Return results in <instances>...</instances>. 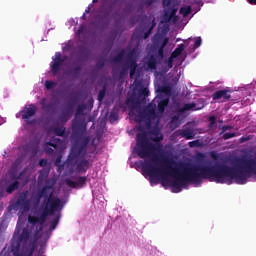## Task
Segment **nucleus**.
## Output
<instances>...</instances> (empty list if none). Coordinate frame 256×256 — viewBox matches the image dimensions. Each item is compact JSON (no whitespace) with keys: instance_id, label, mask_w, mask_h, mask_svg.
Segmentation results:
<instances>
[{"instance_id":"obj_1","label":"nucleus","mask_w":256,"mask_h":256,"mask_svg":"<svg viewBox=\"0 0 256 256\" xmlns=\"http://www.w3.org/2000/svg\"><path fill=\"white\" fill-rule=\"evenodd\" d=\"M138 131H141V133L136 135V153L138 157H140V159L152 157L153 161H161L162 163H165V168H159L153 165L149 160H145L141 163L142 171L150 177V183H153V177H161L162 185L165 187L169 185L167 176L170 175L174 177V180L171 183L172 187L181 191V187H185L189 185V183L199 184L203 179H207L206 177H201L200 181L191 180L189 170L192 169V167H198L197 173L200 175L201 168L211 166H198L185 164L183 162L177 163L175 160L165 156V149H163V144H161L163 134L159 128H154L150 131V134L152 135L151 141L154 143L147 138L143 125L140 124L138 126Z\"/></svg>"},{"instance_id":"obj_2","label":"nucleus","mask_w":256,"mask_h":256,"mask_svg":"<svg viewBox=\"0 0 256 256\" xmlns=\"http://www.w3.org/2000/svg\"><path fill=\"white\" fill-rule=\"evenodd\" d=\"M80 144H76L72 147L70 154L68 156L69 163L77 165V171L79 173H85L89 169V160L85 159L87 155V145H89V137H83Z\"/></svg>"},{"instance_id":"obj_3","label":"nucleus","mask_w":256,"mask_h":256,"mask_svg":"<svg viewBox=\"0 0 256 256\" xmlns=\"http://www.w3.org/2000/svg\"><path fill=\"white\" fill-rule=\"evenodd\" d=\"M21 228H16L13 238L11 240V247L14 256H33V252L35 248H29L24 250L21 254H19V250L21 249V243H27L29 241L30 233L29 229L23 228L22 233Z\"/></svg>"},{"instance_id":"obj_4","label":"nucleus","mask_w":256,"mask_h":256,"mask_svg":"<svg viewBox=\"0 0 256 256\" xmlns=\"http://www.w3.org/2000/svg\"><path fill=\"white\" fill-rule=\"evenodd\" d=\"M87 109V105L80 104L76 110L75 119L72 121V135L77 141H81L87 135V122L79 115H83V111Z\"/></svg>"},{"instance_id":"obj_5","label":"nucleus","mask_w":256,"mask_h":256,"mask_svg":"<svg viewBox=\"0 0 256 256\" xmlns=\"http://www.w3.org/2000/svg\"><path fill=\"white\" fill-rule=\"evenodd\" d=\"M42 199L41 209L48 211V213H51L52 215H55L56 211H61L63 209V200L56 197L53 192L48 194V196H43Z\"/></svg>"},{"instance_id":"obj_6","label":"nucleus","mask_w":256,"mask_h":256,"mask_svg":"<svg viewBox=\"0 0 256 256\" xmlns=\"http://www.w3.org/2000/svg\"><path fill=\"white\" fill-rule=\"evenodd\" d=\"M57 184V178L52 177L45 181V185L36 192L35 197H33L34 205H39L43 197H47L51 195H55V185Z\"/></svg>"},{"instance_id":"obj_7","label":"nucleus","mask_w":256,"mask_h":256,"mask_svg":"<svg viewBox=\"0 0 256 256\" xmlns=\"http://www.w3.org/2000/svg\"><path fill=\"white\" fill-rule=\"evenodd\" d=\"M38 215H39L38 217L37 216L28 217V221L29 223H31V225H45V223L47 222V217L53 214L45 209H42V211L41 210L39 211Z\"/></svg>"},{"instance_id":"obj_8","label":"nucleus","mask_w":256,"mask_h":256,"mask_svg":"<svg viewBox=\"0 0 256 256\" xmlns=\"http://www.w3.org/2000/svg\"><path fill=\"white\" fill-rule=\"evenodd\" d=\"M62 143H63V140H61V138L52 137L50 141L46 142L43 146L45 154L53 155L55 153V150H53V148L57 149V147H59V145H61Z\"/></svg>"},{"instance_id":"obj_9","label":"nucleus","mask_w":256,"mask_h":256,"mask_svg":"<svg viewBox=\"0 0 256 256\" xmlns=\"http://www.w3.org/2000/svg\"><path fill=\"white\" fill-rule=\"evenodd\" d=\"M36 113H37V106L33 104H31L28 108H25L24 110L20 111V115L22 119H24L28 125L33 124V122L29 121V119H31V117H35Z\"/></svg>"},{"instance_id":"obj_10","label":"nucleus","mask_w":256,"mask_h":256,"mask_svg":"<svg viewBox=\"0 0 256 256\" xmlns=\"http://www.w3.org/2000/svg\"><path fill=\"white\" fill-rule=\"evenodd\" d=\"M27 195H29V192L24 191L16 201V207H20L23 211H29L31 209V200L27 199Z\"/></svg>"},{"instance_id":"obj_11","label":"nucleus","mask_w":256,"mask_h":256,"mask_svg":"<svg viewBox=\"0 0 256 256\" xmlns=\"http://www.w3.org/2000/svg\"><path fill=\"white\" fill-rule=\"evenodd\" d=\"M65 59L61 57V52L55 53V58H53V61L51 63V71L53 75H57L59 73V69H61V66L63 63H65Z\"/></svg>"},{"instance_id":"obj_12","label":"nucleus","mask_w":256,"mask_h":256,"mask_svg":"<svg viewBox=\"0 0 256 256\" xmlns=\"http://www.w3.org/2000/svg\"><path fill=\"white\" fill-rule=\"evenodd\" d=\"M65 183H66V185H68V187H71L72 189H81L85 185H87V178H86V176H80V177H78L76 182L67 178L65 180Z\"/></svg>"},{"instance_id":"obj_13","label":"nucleus","mask_w":256,"mask_h":256,"mask_svg":"<svg viewBox=\"0 0 256 256\" xmlns=\"http://www.w3.org/2000/svg\"><path fill=\"white\" fill-rule=\"evenodd\" d=\"M213 101H221V103H225L231 99V94H229V90H218L212 94Z\"/></svg>"},{"instance_id":"obj_14","label":"nucleus","mask_w":256,"mask_h":256,"mask_svg":"<svg viewBox=\"0 0 256 256\" xmlns=\"http://www.w3.org/2000/svg\"><path fill=\"white\" fill-rule=\"evenodd\" d=\"M135 51H131L128 54V60H127V65L130 69V77H133V75H135V71L137 70V61L135 60V58H133Z\"/></svg>"},{"instance_id":"obj_15","label":"nucleus","mask_w":256,"mask_h":256,"mask_svg":"<svg viewBox=\"0 0 256 256\" xmlns=\"http://www.w3.org/2000/svg\"><path fill=\"white\" fill-rule=\"evenodd\" d=\"M204 106L197 107V104L195 102L187 103L182 108L178 109V115H183L185 111H201Z\"/></svg>"},{"instance_id":"obj_16","label":"nucleus","mask_w":256,"mask_h":256,"mask_svg":"<svg viewBox=\"0 0 256 256\" xmlns=\"http://www.w3.org/2000/svg\"><path fill=\"white\" fill-rule=\"evenodd\" d=\"M177 8H175V6H172L171 8H168L167 10H165L164 12V20L169 22L171 21V19H173V17H175V19H177Z\"/></svg>"},{"instance_id":"obj_17","label":"nucleus","mask_w":256,"mask_h":256,"mask_svg":"<svg viewBox=\"0 0 256 256\" xmlns=\"http://www.w3.org/2000/svg\"><path fill=\"white\" fill-rule=\"evenodd\" d=\"M167 43H169V38H164L162 44L158 47V57L160 59L165 57V47H167Z\"/></svg>"},{"instance_id":"obj_18","label":"nucleus","mask_w":256,"mask_h":256,"mask_svg":"<svg viewBox=\"0 0 256 256\" xmlns=\"http://www.w3.org/2000/svg\"><path fill=\"white\" fill-rule=\"evenodd\" d=\"M179 135H180V137H184V139H187V140L195 139V132H193L189 129L181 130L179 132Z\"/></svg>"},{"instance_id":"obj_19","label":"nucleus","mask_w":256,"mask_h":256,"mask_svg":"<svg viewBox=\"0 0 256 256\" xmlns=\"http://www.w3.org/2000/svg\"><path fill=\"white\" fill-rule=\"evenodd\" d=\"M185 50V44H180L170 55V57L177 59Z\"/></svg>"},{"instance_id":"obj_20","label":"nucleus","mask_w":256,"mask_h":256,"mask_svg":"<svg viewBox=\"0 0 256 256\" xmlns=\"http://www.w3.org/2000/svg\"><path fill=\"white\" fill-rule=\"evenodd\" d=\"M181 115L183 114H179V109H176V115L171 118L172 125H175V127H179V125H181Z\"/></svg>"},{"instance_id":"obj_21","label":"nucleus","mask_w":256,"mask_h":256,"mask_svg":"<svg viewBox=\"0 0 256 256\" xmlns=\"http://www.w3.org/2000/svg\"><path fill=\"white\" fill-rule=\"evenodd\" d=\"M148 69H157V58L154 55L148 57Z\"/></svg>"},{"instance_id":"obj_22","label":"nucleus","mask_w":256,"mask_h":256,"mask_svg":"<svg viewBox=\"0 0 256 256\" xmlns=\"http://www.w3.org/2000/svg\"><path fill=\"white\" fill-rule=\"evenodd\" d=\"M17 189H19V181L16 180L7 186L6 193L11 195V193H13V191H17Z\"/></svg>"},{"instance_id":"obj_23","label":"nucleus","mask_w":256,"mask_h":256,"mask_svg":"<svg viewBox=\"0 0 256 256\" xmlns=\"http://www.w3.org/2000/svg\"><path fill=\"white\" fill-rule=\"evenodd\" d=\"M193 11V8L191 6H184L180 8V15H183V17H189Z\"/></svg>"},{"instance_id":"obj_24","label":"nucleus","mask_w":256,"mask_h":256,"mask_svg":"<svg viewBox=\"0 0 256 256\" xmlns=\"http://www.w3.org/2000/svg\"><path fill=\"white\" fill-rule=\"evenodd\" d=\"M169 105V99H163L158 103V111L159 113H165V108Z\"/></svg>"},{"instance_id":"obj_25","label":"nucleus","mask_w":256,"mask_h":256,"mask_svg":"<svg viewBox=\"0 0 256 256\" xmlns=\"http://www.w3.org/2000/svg\"><path fill=\"white\" fill-rule=\"evenodd\" d=\"M60 219H61V216H59V215L52 219V221L50 222L49 231H55L57 229Z\"/></svg>"},{"instance_id":"obj_26","label":"nucleus","mask_w":256,"mask_h":256,"mask_svg":"<svg viewBox=\"0 0 256 256\" xmlns=\"http://www.w3.org/2000/svg\"><path fill=\"white\" fill-rule=\"evenodd\" d=\"M124 57H125V49L121 50V52L117 56H114L112 61L113 63H121Z\"/></svg>"},{"instance_id":"obj_27","label":"nucleus","mask_w":256,"mask_h":256,"mask_svg":"<svg viewBox=\"0 0 256 256\" xmlns=\"http://www.w3.org/2000/svg\"><path fill=\"white\" fill-rule=\"evenodd\" d=\"M79 71H81V66H76L75 68L70 70L69 75H71L75 79H78V77L80 75Z\"/></svg>"},{"instance_id":"obj_28","label":"nucleus","mask_w":256,"mask_h":256,"mask_svg":"<svg viewBox=\"0 0 256 256\" xmlns=\"http://www.w3.org/2000/svg\"><path fill=\"white\" fill-rule=\"evenodd\" d=\"M55 87H57V82L51 80L45 81V89H47L48 91H51V89H55Z\"/></svg>"},{"instance_id":"obj_29","label":"nucleus","mask_w":256,"mask_h":256,"mask_svg":"<svg viewBox=\"0 0 256 256\" xmlns=\"http://www.w3.org/2000/svg\"><path fill=\"white\" fill-rule=\"evenodd\" d=\"M54 134H56L57 137H65V127H55Z\"/></svg>"},{"instance_id":"obj_30","label":"nucleus","mask_w":256,"mask_h":256,"mask_svg":"<svg viewBox=\"0 0 256 256\" xmlns=\"http://www.w3.org/2000/svg\"><path fill=\"white\" fill-rule=\"evenodd\" d=\"M47 177H49L48 171H45V170L40 171V174L38 176L39 183L45 181L47 179Z\"/></svg>"},{"instance_id":"obj_31","label":"nucleus","mask_w":256,"mask_h":256,"mask_svg":"<svg viewBox=\"0 0 256 256\" xmlns=\"http://www.w3.org/2000/svg\"><path fill=\"white\" fill-rule=\"evenodd\" d=\"M149 115V109H146L145 112L140 113L139 116H136V121H143V119H147Z\"/></svg>"},{"instance_id":"obj_32","label":"nucleus","mask_w":256,"mask_h":256,"mask_svg":"<svg viewBox=\"0 0 256 256\" xmlns=\"http://www.w3.org/2000/svg\"><path fill=\"white\" fill-rule=\"evenodd\" d=\"M45 101H47V99H45V98H43L42 101H41L42 109L44 111H49L50 109H53V105L46 104Z\"/></svg>"},{"instance_id":"obj_33","label":"nucleus","mask_w":256,"mask_h":256,"mask_svg":"<svg viewBox=\"0 0 256 256\" xmlns=\"http://www.w3.org/2000/svg\"><path fill=\"white\" fill-rule=\"evenodd\" d=\"M155 25H156L155 20H153L152 26L149 28L148 31L144 33L143 39H149V35H151V31H153V29L155 28Z\"/></svg>"},{"instance_id":"obj_34","label":"nucleus","mask_w":256,"mask_h":256,"mask_svg":"<svg viewBox=\"0 0 256 256\" xmlns=\"http://www.w3.org/2000/svg\"><path fill=\"white\" fill-rule=\"evenodd\" d=\"M107 93V89L104 87L98 93V101H103L105 99V95Z\"/></svg>"},{"instance_id":"obj_35","label":"nucleus","mask_w":256,"mask_h":256,"mask_svg":"<svg viewBox=\"0 0 256 256\" xmlns=\"http://www.w3.org/2000/svg\"><path fill=\"white\" fill-rule=\"evenodd\" d=\"M233 137H237V133L235 132H228L223 135L224 141H227L228 139H233Z\"/></svg>"},{"instance_id":"obj_36","label":"nucleus","mask_w":256,"mask_h":256,"mask_svg":"<svg viewBox=\"0 0 256 256\" xmlns=\"http://www.w3.org/2000/svg\"><path fill=\"white\" fill-rule=\"evenodd\" d=\"M188 145H189V147H190L191 149H193V148H195V147H201L202 144H201V141H199V140H194V141L189 142Z\"/></svg>"},{"instance_id":"obj_37","label":"nucleus","mask_w":256,"mask_h":256,"mask_svg":"<svg viewBox=\"0 0 256 256\" xmlns=\"http://www.w3.org/2000/svg\"><path fill=\"white\" fill-rule=\"evenodd\" d=\"M99 25H100V29H102V31H105V29H107V27H109V20H106L104 22H101V20L98 21Z\"/></svg>"},{"instance_id":"obj_38","label":"nucleus","mask_w":256,"mask_h":256,"mask_svg":"<svg viewBox=\"0 0 256 256\" xmlns=\"http://www.w3.org/2000/svg\"><path fill=\"white\" fill-rule=\"evenodd\" d=\"M201 43H203L201 37H197L194 42V49H199V47H201Z\"/></svg>"},{"instance_id":"obj_39","label":"nucleus","mask_w":256,"mask_h":256,"mask_svg":"<svg viewBox=\"0 0 256 256\" xmlns=\"http://www.w3.org/2000/svg\"><path fill=\"white\" fill-rule=\"evenodd\" d=\"M139 95L143 97H147L149 95V89L148 88H141L139 90Z\"/></svg>"},{"instance_id":"obj_40","label":"nucleus","mask_w":256,"mask_h":256,"mask_svg":"<svg viewBox=\"0 0 256 256\" xmlns=\"http://www.w3.org/2000/svg\"><path fill=\"white\" fill-rule=\"evenodd\" d=\"M96 67H97L98 69H103V67H105V60H98V61L96 62Z\"/></svg>"},{"instance_id":"obj_41","label":"nucleus","mask_w":256,"mask_h":256,"mask_svg":"<svg viewBox=\"0 0 256 256\" xmlns=\"http://www.w3.org/2000/svg\"><path fill=\"white\" fill-rule=\"evenodd\" d=\"M209 122H210V127H214V125L217 124V120H216L215 116H210Z\"/></svg>"},{"instance_id":"obj_42","label":"nucleus","mask_w":256,"mask_h":256,"mask_svg":"<svg viewBox=\"0 0 256 256\" xmlns=\"http://www.w3.org/2000/svg\"><path fill=\"white\" fill-rule=\"evenodd\" d=\"M231 129H233V126H223L222 127V131L220 132V135H223V133L227 132V131H231Z\"/></svg>"},{"instance_id":"obj_43","label":"nucleus","mask_w":256,"mask_h":256,"mask_svg":"<svg viewBox=\"0 0 256 256\" xmlns=\"http://www.w3.org/2000/svg\"><path fill=\"white\" fill-rule=\"evenodd\" d=\"M173 58L172 56H170L167 60V66L169 67V69H173Z\"/></svg>"},{"instance_id":"obj_44","label":"nucleus","mask_w":256,"mask_h":256,"mask_svg":"<svg viewBox=\"0 0 256 256\" xmlns=\"http://www.w3.org/2000/svg\"><path fill=\"white\" fill-rule=\"evenodd\" d=\"M69 117H71V116L69 115V111H64V112L62 113V119H63L64 121H69Z\"/></svg>"},{"instance_id":"obj_45","label":"nucleus","mask_w":256,"mask_h":256,"mask_svg":"<svg viewBox=\"0 0 256 256\" xmlns=\"http://www.w3.org/2000/svg\"><path fill=\"white\" fill-rule=\"evenodd\" d=\"M163 7H168V9H171V0H162Z\"/></svg>"},{"instance_id":"obj_46","label":"nucleus","mask_w":256,"mask_h":256,"mask_svg":"<svg viewBox=\"0 0 256 256\" xmlns=\"http://www.w3.org/2000/svg\"><path fill=\"white\" fill-rule=\"evenodd\" d=\"M117 119H119V116H117V114H115V112H111L110 113V120L111 121H117Z\"/></svg>"},{"instance_id":"obj_47","label":"nucleus","mask_w":256,"mask_h":256,"mask_svg":"<svg viewBox=\"0 0 256 256\" xmlns=\"http://www.w3.org/2000/svg\"><path fill=\"white\" fill-rule=\"evenodd\" d=\"M83 31H85V25H81L79 27V29L77 30V35H81V33H83Z\"/></svg>"},{"instance_id":"obj_48","label":"nucleus","mask_w":256,"mask_h":256,"mask_svg":"<svg viewBox=\"0 0 256 256\" xmlns=\"http://www.w3.org/2000/svg\"><path fill=\"white\" fill-rule=\"evenodd\" d=\"M155 0H144V5H147V7H151Z\"/></svg>"},{"instance_id":"obj_49","label":"nucleus","mask_w":256,"mask_h":256,"mask_svg":"<svg viewBox=\"0 0 256 256\" xmlns=\"http://www.w3.org/2000/svg\"><path fill=\"white\" fill-rule=\"evenodd\" d=\"M39 165L40 167H45V165H47V160L46 159L40 160Z\"/></svg>"},{"instance_id":"obj_50","label":"nucleus","mask_w":256,"mask_h":256,"mask_svg":"<svg viewBox=\"0 0 256 256\" xmlns=\"http://www.w3.org/2000/svg\"><path fill=\"white\" fill-rule=\"evenodd\" d=\"M245 141H249V138L245 137V136H242L240 138V143H245Z\"/></svg>"},{"instance_id":"obj_51","label":"nucleus","mask_w":256,"mask_h":256,"mask_svg":"<svg viewBox=\"0 0 256 256\" xmlns=\"http://www.w3.org/2000/svg\"><path fill=\"white\" fill-rule=\"evenodd\" d=\"M91 12V5H89L88 7H87V9L85 10V14L87 15V13H90Z\"/></svg>"},{"instance_id":"obj_52","label":"nucleus","mask_w":256,"mask_h":256,"mask_svg":"<svg viewBox=\"0 0 256 256\" xmlns=\"http://www.w3.org/2000/svg\"><path fill=\"white\" fill-rule=\"evenodd\" d=\"M250 5H256V0H247Z\"/></svg>"},{"instance_id":"obj_53","label":"nucleus","mask_w":256,"mask_h":256,"mask_svg":"<svg viewBox=\"0 0 256 256\" xmlns=\"http://www.w3.org/2000/svg\"><path fill=\"white\" fill-rule=\"evenodd\" d=\"M23 177V172H20V174L16 177V179H21Z\"/></svg>"},{"instance_id":"obj_54","label":"nucleus","mask_w":256,"mask_h":256,"mask_svg":"<svg viewBox=\"0 0 256 256\" xmlns=\"http://www.w3.org/2000/svg\"><path fill=\"white\" fill-rule=\"evenodd\" d=\"M82 19L85 21V19H87V14L86 13H84L83 15H82Z\"/></svg>"},{"instance_id":"obj_55","label":"nucleus","mask_w":256,"mask_h":256,"mask_svg":"<svg viewBox=\"0 0 256 256\" xmlns=\"http://www.w3.org/2000/svg\"><path fill=\"white\" fill-rule=\"evenodd\" d=\"M158 42L157 41H154V47L157 48L159 46H157Z\"/></svg>"},{"instance_id":"obj_56","label":"nucleus","mask_w":256,"mask_h":256,"mask_svg":"<svg viewBox=\"0 0 256 256\" xmlns=\"http://www.w3.org/2000/svg\"><path fill=\"white\" fill-rule=\"evenodd\" d=\"M150 115H155V110H151Z\"/></svg>"},{"instance_id":"obj_57","label":"nucleus","mask_w":256,"mask_h":256,"mask_svg":"<svg viewBox=\"0 0 256 256\" xmlns=\"http://www.w3.org/2000/svg\"><path fill=\"white\" fill-rule=\"evenodd\" d=\"M123 73H125V68L122 69V71L120 72V75H123Z\"/></svg>"},{"instance_id":"obj_58","label":"nucleus","mask_w":256,"mask_h":256,"mask_svg":"<svg viewBox=\"0 0 256 256\" xmlns=\"http://www.w3.org/2000/svg\"><path fill=\"white\" fill-rule=\"evenodd\" d=\"M99 0H93L92 3H97Z\"/></svg>"},{"instance_id":"obj_59","label":"nucleus","mask_w":256,"mask_h":256,"mask_svg":"<svg viewBox=\"0 0 256 256\" xmlns=\"http://www.w3.org/2000/svg\"><path fill=\"white\" fill-rule=\"evenodd\" d=\"M212 157H213V159H217V156H215V155H212Z\"/></svg>"},{"instance_id":"obj_60","label":"nucleus","mask_w":256,"mask_h":256,"mask_svg":"<svg viewBox=\"0 0 256 256\" xmlns=\"http://www.w3.org/2000/svg\"><path fill=\"white\" fill-rule=\"evenodd\" d=\"M138 27L135 28V31H137Z\"/></svg>"},{"instance_id":"obj_61","label":"nucleus","mask_w":256,"mask_h":256,"mask_svg":"<svg viewBox=\"0 0 256 256\" xmlns=\"http://www.w3.org/2000/svg\"><path fill=\"white\" fill-rule=\"evenodd\" d=\"M57 162H59V158H57Z\"/></svg>"}]
</instances>
